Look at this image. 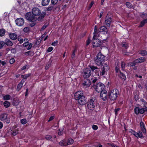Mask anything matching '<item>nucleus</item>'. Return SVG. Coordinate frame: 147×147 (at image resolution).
I'll list each match as a JSON object with an SVG mask.
<instances>
[{
    "instance_id": "1",
    "label": "nucleus",
    "mask_w": 147,
    "mask_h": 147,
    "mask_svg": "<svg viewBox=\"0 0 147 147\" xmlns=\"http://www.w3.org/2000/svg\"><path fill=\"white\" fill-rule=\"evenodd\" d=\"M74 96L75 99L77 101L80 105H84L86 103V98L84 95V92L82 91L76 92L74 94Z\"/></svg>"
},
{
    "instance_id": "2",
    "label": "nucleus",
    "mask_w": 147,
    "mask_h": 147,
    "mask_svg": "<svg viewBox=\"0 0 147 147\" xmlns=\"http://www.w3.org/2000/svg\"><path fill=\"white\" fill-rule=\"evenodd\" d=\"M119 94V90L116 89H114L112 90L109 91L108 96L111 101L115 100Z\"/></svg>"
},
{
    "instance_id": "3",
    "label": "nucleus",
    "mask_w": 147,
    "mask_h": 147,
    "mask_svg": "<svg viewBox=\"0 0 147 147\" xmlns=\"http://www.w3.org/2000/svg\"><path fill=\"white\" fill-rule=\"evenodd\" d=\"M105 57L100 53H99L97 55L96 57L94 58V61L97 65H101L104 62Z\"/></svg>"
},
{
    "instance_id": "4",
    "label": "nucleus",
    "mask_w": 147,
    "mask_h": 147,
    "mask_svg": "<svg viewBox=\"0 0 147 147\" xmlns=\"http://www.w3.org/2000/svg\"><path fill=\"white\" fill-rule=\"evenodd\" d=\"M95 98L92 97L89 100L88 102L87 107L90 110H93L95 107Z\"/></svg>"
},
{
    "instance_id": "5",
    "label": "nucleus",
    "mask_w": 147,
    "mask_h": 147,
    "mask_svg": "<svg viewBox=\"0 0 147 147\" xmlns=\"http://www.w3.org/2000/svg\"><path fill=\"white\" fill-rule=\"evenodd\" d=\"M93 87L95 88L96 90L98 92H101L104 89L105 87V86L104 84L101 83H99L98 84H94Z\"/></svg>"
},
{
    "instance_id": "6",
    "label": "nucleus",
    "mask_w": 147,
    "mask_h": 147,
    "mask_svg": "<svg viewBox=\"0 0 147 147\" xmlns=\"http://www.w3.org/2000/svg\"><path fill=\"white\" fill-rule=\"evenodd\" d=\"M109 69V67L108 65L107 64H104L100 69V76H102L105 74H107Z\"/></svg>"
},
{
    "instance_id": "7",
    "label": "nucleus",
    "mask_w": 147,
    "mask_h": 147,
    "mask_svg": "<svg viewBox=\"0 0 147 147\" xmlns=\"http://www.w3.org/2000/svg\"><path fill=\"white\" fill-rule=\"evenodd\" d=\"M25 17L26 19L29 22L35 21L37 19L31 12L27 13L26 14Z\"/></svg>"
},
{
    "instance_id": "8",
    "label": "nucleus",
    "mask_w": 147,
    "mask_h": 147,
    "mask_svg": "<svg viewBox=\"0 0 147 147\" xmlns=\"http://www.w3.org/2000/svg\"><path fill=\"white\" fill-rule=\"evenodd\" d=\"M82 74L84 78H88L91 75V71L90 69L86 68L84 69Z\"/></svg>"
},
{
    "instance_id": "9",
    "label": "nucleus",
    "mask_w": 147,
    "mask_h": 147,
    "mask_svg": "<svg viewBox=\"0 0 147 147\" xmlns=\"http://www.w3.org/2000/svg\"><path fill=\"white\" fill-rule=\"evenodd\" d=\"M113 22L111 16L107 14L105 18V24L108 27H110L111 24Z\"/></svg>"
},
{
    "instance_id": "10",
    "label": "nucleus",
    "mask_w": 147,
    "mask_h": 147,
    "mask_svg": "<svg viewBox=\"0 0 147 147\" xmlns=\"http://www.w3.org/2000/svg\"><path fill=\"white\" fill-rule=\"evenodd\" d=\"M134 111L136 114H143L146 111L147 112V107H145L144 108H141L138 107H136L134 109Z\"/></svg>"
},
{
    "instance_id": "11",
    "label": "nucleus",
    "mask_w": 147,
    "mask_h": 147,
    "mask_svg": "<svg viewBox=\"0 0 147 147\" xmlns=\"http://www.w3.org/2000/svg\"><path fill=\"white\" fill-rule=\"evenodd\" d=\"M108 94L107 91L106 90H103L100 92V97L103 100H105L108 97Z\"/></svg>"
},
{
    "instance_id": "12",
    "label": "nucleus",
    "mask_w": 147,
    "mask_h": 147,
    "mask_svg": "<svg viewBox=\"0 0 147 147\" xmlns=\"http://www.w3.org/2000/svg\"><path fill=\"white\" fill-rule=\"evenodd\" d=\"M32 13L34 16H38L41 13V11L38 8L34 7L32 9Z\"/></svg>"
},
{
    "instance_id": "13",
    "label": "nucleus",
    "mask_w": 147,
    "mask_h": 147,
    "mask_svg": "<svg viewBox=\"0 0 147 147\" xmlns=\"http://www.w3.org/2000/svg\"><path fill=\"white\" fill-rule=\"evenodd\" d=\"M16 25L18 26H21L23 25L24 20L22 18H18L16 20Z\"/></svg>"
},
{
    "instance_id": "14",
    "label": "nucleus",
    "mask_w": 147,
    "mask_h": 147,
    "mask_svg": "<svg viewBox=\"0 0 147 147\" xmlns=\"http://www.w3.org/2000/svg\"><path fill=\"white\" fill-rule=\"evenodd\" d=\"M94 40L92 42V45L93 47H100L101 45V42L99 39H97L96 38V39H94Z\"/></svg>"
},
{
    "instance_id": "15",
    "label": "nucleus",
    "mask_w": 147,
    "mask_h": 147,
    "mask_svg": "<svg viewBox=\"0 0 147 147\" xmlns=\"http://www.w3.org/2000/svg\"><path fill=\"white\" fill-rule=\"evenodd\" d=\"M90 84L89 80L87 79V78L84 80L82 84L83 88H85L89 87Z\"/></svg>"
},
{
    "instance_id": "16",
    "label": "nucleus",
    "mask_w": 147,
    "mask_h": 147,
    "mask_svg": "<svg viewBox=\"0 0 147 147\" xmlns=\"http://www.w3.org/2000/svg\"><path fill=\"white\" fill-rule=\"evenodd\" d=\"M46 14V13L45 12H42L41 14L40 15V16L38 18L37 20L39 21L42 20L44 18Z\"/></svg>"
},
{
    "instance_id": "17",
    "label": "nucleus",
    "mask_w": 147,
    "mask_h": 147,
    "mask_svg": "<svg viewBox=\"0 0 147 147\" xmlns=\"http://www.w3.org/2000/svg\"><path fill=\"white\" fill-rule=\"evenodd\" d=\"M7 118V115L6 113H3L0 115V120L1 121L5 120Z\"/></svg>"
},
{
    "instance_id": "18",
    "label": "nucleus",
    "mask_w": 147,
    "mask_h": 147,
    "mask_svg": "<svg viewBox=\"0 0 147 147\" xmlns=\"http://www.w3.org/2000/svg\"><path fill=\"white\" fill-rule=\"evenodd\" d=\"M9 36L10 39L13 40H16L17 38V35L16 34L14 33L9 34Z\"/></svg>"
},
{
    "instance_id": "19",
    "label": "nucleus",
    "mask_w": 147,
    "mask_h": 147,
    "mask_svg": "<svg viewBox=\"0 0 147 147\" xmlns=\"http://www.w3.org/2000/svg\"><path fill=\"white\" fill-rule=\"evenodd\" d=\"M98 30L99 32H104L106 33H107V30L105 26L101 27Z\"/></svg>"
},
{
    "instance_id": "20",
    "label": "nucleus",
    "mask_w": 147,
    "mask_h": 147,
    "mask_svg": "<svg viewBox=\"0 0 147 147\" xmlns=\"http://www.w3.org/2000/svg\"><path fill=\"white\" fill-rule=\"evenodd\" d=\"M140 125L141 128L143 132L144 133H146V130L145 128L144 123L142 121H141L140 123Z\"/></svg>"
},
{
    "instance_id": "21",
    "label": "nucleus",
    "mask_w": 147,
    "mask_h": 147,
    "mask_svg": "<svg viewBox=\"0 0 147 147\" xmlns=\"http://www.w3.org/2000/svg\"><path fill=\"white\" fill-rule=\"evenodd\" d=\"M98 33V31L97 30V26H95L94 27V36L93 37V39H96V36H97V34Z\"/></svg>"
},
{
    "instance_id": "22",
    "label": "nucleus",
    "mask_w": 147,
    "mask_h": 147,
    "mask_svg": "<svg viewBox=\"0 0 147 147\" xmlns=\"http://www.w3.org/2000/svg\"><path fill=\"white\" fill-rule=\"evenodd\" d=\"M9 46H11L13 45L12 42L9 39H6L5 40V44Z\"/></svg>"
},
{
    "instance_id": "23",
    "label": "nucleus",
    "mask_w": 147,
    "mask_h": 147,
    "mask_svg": "<svg viewBox=\"0 0 147 147\" xmlns=\"http://www.w3.org/2000/svg\"><path fill=\"white\" fill-rule=\"evenodd\" d=\"M145 61V59L143 57H140L135 60V62L137 63H142Z\"/></svg>"
},
{
    "instance_id": "24",
    "label": "nucleus",
    "mask_w": 147,
    "mask_h": 147,
    "mask_svg": "<svg viewBox=\"0 0 147 147\" xmlns=\"http://www.w3.org/2000/svg\"><path fill=\"white\" fill-rule=\"evenodd\" d=\"M147 24V19L144 20L140 22L139 27H143L145 24Z\"/></svg>"
},
{
    "instance_id": "25",
    "label": "nucleus",
    "mask_w": 147,
    "mask_h": 147,
    "mask_svg": "<svg viewBox=\"0 0 147 147\" xmlns=\"http://www.w3.org/2000/svg\"><path fill=\"white\" fill-rule=\"evenodd\" d=\"M50 0H42V4L43 6H45L49 4Z\"/></svg>"
},
{
    "instance_id": "26",
    "label": "nucleus",
    "mask_w": 147,
    "mask_h": 147,
    "mask_svg": "<svg viewBox=\"0 0 147 147\" xmlns=\"http://www.w3.org/2000/svg\"><path fill=\"white\" fill-rule=\"evenodd\" d=\"M119 76L122 79H123L125 80L126 79V77L125 74L121 72H120L119 74Z\"/></svg>"
},
{
    "instance_id": "27",
    "label": "nucleus",
    "mask_w": 147,
    "mask_h": 147,
    "mask_svg": "<svg viewBox=\"0 0 147 147\" xmlns=\"http://www.w3.org/2000/svg\"><path fill=\"white\" fill-rule=\"evenodd\" d=\"M89 67L92 71L93 72H94L96 70L98 69V68L97 67L95 66L94 65H90L89 66Z\"/></svg>"
},
{
    "instance_id": "28",
    "label": "nucleus",
    "mask_w": 147,
    "mask_h": 147,
    "mask_svg": "<svg viewBox=\"0 0 147 147\" xmlns=\"http://www.w3.org/2000/svg\"><path fill=\"white\" fill-rule=\"evenodd\" d=\"M100 69L98 68V69H96V70H95L94 72V73L95 74L94 75L95 76H100Z\"/></svg>"
},
{
    "instance_id": "29",
    "label": "nucleus",
    "mask_w": 147,
    "mask_h": 147,
    "mask_svg": "<svg viewBox=\"0 0 147 147\" xmlns=\"http://www.w3.org/2000/svg\"><path fill=\"white\" fill-rule=\"evenodd\" d=\"M136 137H139L140 138H143V136L142 132L139 131L136 134Z\"/></svg>"
},
{
    "instance_id": "30",
    "label": "nucleus",
    "mask_w": 147,
    "mask_h": 147,
    "mask_svg": "<svg viewBox=\"0 0 147 147\" xmlns=\"http://www.w3.org/2000/svg\"><path fill=\"white\" fill-rule=\"evenodd\" d=\"M139 53L142 56H145L147 55V52L146 50H141Z\"/></svg>"
},
{
    "instance_id": "31",
    "label": "nucleus",
    "mask_w": 147,
    "mask_h": 147,
    "mask_svg": "<svg viewBox=\"0 0 147 147\" xmlns=\"http://www.w3.org/2000/svg\"><path fill=\"white\" fill-rule=\"evenodd\" d=\"M5 30L3 29H0V36H3L5 34Z\"/></svg>"
},
{
    "instance_id": "32",
    "label": "nucleus",
    "mask_w": 147,
    "mask_h": 147,
    "mask_svg": "<svg viewBox=\"0 0 147 147\" xmlns=\"http://www.w3.org/2000/svg\"><path fill=\"white\" fill-rule=\"evenodd\" d=\"M4 106L6 107L7 108L9 107L10 105V102L7 101H5L3 103Z\"/></svg>"
},
{
    "instance_id": "33",
    "label": "nucleus",
    "mask_w": 147,
    "mask_h": 147,
    "mask_svg": "<svg viewBox=\"0 0 147 147\" xmlns=\"http://www.w3.org/2000/svg\"><path fill=\"white\" fill-rule=\"evenodd\" d=\"M11 98V96L8 94L6 95L3 96V98L5 100H9Z\"/></svg>"
},
{
    "instance_id": "34",
    "label": "nucleus",
    "mask_w": 147,
    "mask_h": 147,
    "mask_svg": "<svg viewBox=\"0 0 147 147\" xmlns=\"http://www.w3.org/2000/svg\"><path fill=\"white\" fill-rule=\"evenodd\" d=\"M74 142V140L72 139H68L67 141V145L71 144L73 143Z\"/></svg>"
},
{
    "instance_id": "35",
    "label": "nucleus",
    "mask_w": 147,
    "mask_h": 147,
    "mask_svg": "<svg viewBox=\"0 0 147 147\" xmlns=\"http://www.w3.org/2000/svg\"><path fill=\"white\" fill-rule=\"evenodd\" d=\"M126 5L128 8H132L133 7L132 5L128 2H127L126 3Z\"/></svg>"
},
{
    "instance_id": "36",
    "label": "nucleus",
    "mask_w": 147,
    "mask_h": 147,
    "mask_svg": "<svg viewBox=\"0 0 147 147\" xmlns=\"http://www.w3.org/2000/svg\"><path fill=\"white\" fill-rule=\"evenodd\" d=\"M18 130H15L11 132V134L13 136H16L17 134L18 133Z\"/></svg>"
},
{
    "instance_id": "37",
    "label": "nucleus",
    "mask_w": 147,
    "mask_h": 147,
    "mask_svg": "<svg viewBox=\"0 0 147 147\" xmlns=\"http://www.w3.org/2000/svg\"><path fill=\"white\" fill-rule=\"evenodd\" d=\"M27 122V120L25 119H23L21 120V123L22 124H25Z\"/></svg>"
},
{
    "instance_id": "38",
    "label": "nucleus",
    "mask_w": 147,
    "mask_h": 147,
    "mask_svg": "<svg viewBox=\"0 0 147 147\" xmlns=\"http://www.w3.org/2000/svg\"><path fill=\"white\" fill-rule=\"evenodd\" d=\"M136 62H135V61L133 62L129 63H128V65L130 66H133L136 65Z\"/></svg>"
},
{
    "instance_id": "39",
    "label": "nucleus",
    "mask_w": 147,
    "mask_h": 147,
    "mask_svg": "<svg viewBox=\"0 0 147 147\" xmlns=\"http://www.w3.org/2000/svg\"><path fill=\"white\" fill-rule=\"evenodd\" d=\"M121 69L122 70H124L125 68V63L123 62H121Z\"/></svg>"
},
{
    "instance_id": "40",
    "label": "nucleus",
    "mask_w": 147,
    "mask_h": 147,
    "mask_svg": "<svg viewBox=\"0 0 147 147\" xmlns=\"http://www.w3.org/2000/svg\"><path fill=\"white\" fill-rule=\"evenodd\" d=\"M32 53H32L31 51H29L25 53L24 54L25 55L27 56L29 55H31Z\"/></svg>"
},
{
    "instance_id": "41",
    "label": "nucleus",
    "mask_w": 147,
    "mask_h": 147,
    "mask_svg": "<svg viewBox=\"0 0 147 147\" xmlns=\"http://www.w3.org/2000/svg\"><path fill=\"white\" fill-rule=\"evenodd\" d=\"M23 85V84L22 83V82H20L18 85V86H17V88H18V90H19L20 89V88H21L22 87V86Z\"/></svg>"
},
{
    "instance_id": "42",
    "label": "nucleus",
    "mask_w": 147,
    "mask_h": 147,
    "mask_svg": "<svg viewBox=\"0 0 147 147\" xmlns=\"http://www.w3.org/2000/svg\"><path fill=\"white\" fill-rule=\"evenodd\" d=\"M58 0H51V4L53 5H55L57 2Z\"/></svg>"
},
{
    "instance_id": "43",
    "label": "nucleus",
    "mask_w": 147,
    "mask_h": 147,
    "mask_svg": "<svg viewBox=\"0 0 147 147\" xmlns=\"http://www.w3.org/2000/svg\"><path fill=\"white\" fill-rule=\"evenodd\" d=\"M122 47H124L126 49L127 48L128 45L126 42H124L121 44Z\"/></svg>"
},
{
    "instance_id": "44",
    "label": "nucleus",
    "mask_w": 147,
    "mask_h": 147,
    "mask_svg": "<svg viewBox=\"0 0 147 147\" xmlns=\"http://www.w3.org/2000/svg\"><path fill=\"white\" fill-rule=\"evenodd\" d=\"M18 40L20 42V44L22 43L24 41L23 39L21 38V37L20 36H18Z\"/></svg>"
},
{
    "instance_id": "45",
    "label": "nucleus",
    "mask_w": 147,
    "mask_h": 147,
    "mask_svg": "<svg viewBox=\"0 0 147 147\" xmlns=\"http://www.w3.org/2000/svg\"><path fill=\"white\" fill-rule=\"evenodd\" d=\"M4 45L5 42L3 41H0V49H1Z\"/></svg>"
},
{
    "instance_id": "46",
    "label": "nucleus",
    "mask_w": 147,
    "mask_h": 147,
    "mask_svg": "<svg viewBox=\"0 0 147 147\" xmlns=\"http://www.w3.org/2000/svg\"><path fill=\"white\" fill-rule=\"evenodd\" d=\"M92 128L94 130H96L98 129V126L95 125H93L92 126Z\"/></svg>"
},
{
    "instance_id": "47",
    "label": "nucleus",
    "mask_w": 147,
    "mask_h": 147,
    "mask_svg": "<svg viewBox=\"0 0 147 147\" xmlns=\"http://www.w3.org/2000/svg\"><path fill=\"white\" fill-rule=\"evenodd\" d=\"M32 22L30 24V26L32 27L34 26L36 24V23L35 22V21H33V22Z\"/></svg>"
},
{
    "instance_id": "48",
    "label": "nucleus",
    "mask_w": 147,
    "mask_h": 147,
    "mask_svg": "<svg viewBox=\"0 0 147 147\" xmlns=\"http://www.w3.org/2000/svg\"><path fill=\"white\" fill-rule=\"evenodd\" d=\"M76 49H75L73 51V52L72 53V54L71 55V57L72 58H73L74 57L75 53L76 52Z\"/></svg>"
},
{
    "instance_id": "49",
    "label": "nucleus",
    "mask_w": 147,
    "mask_h": 147,
    "mask_svg": "<svg viewBox=\"0 0 147 147\" xmlns=\"http://www.w3.org/2000/svg\"><path fill=\"white\" fill-rule=\"evenodd\" d=\"M23 30L24 32H27L29 30V28L28 27H26Z\"/></svg>"
},
{
    "instance_id": "50",
    "label": "nucleus",
    "mask_w": 147,
    "mask_h": 147,
    "mask_svg": "<svg viewBox=\"0 0 147 147\" xmlns=\"http://www.w3.org/2000/svg\"><path fill=\"white\" fill-rule=\"evenodd\" d=\"M45 138L47 140H50L52 138V137L50 135H47Z\"/></svg>"
},
{
    "instance_id": "51",
    "label": "nucleus",
    "mask_w": 147,
    "mask_h": 147,
    "mask_svg": "<svg viewBox=\"0 0 147 147\" xmlns=\"http://www.w3.org/2000/svg\"><path fill=\"white\" fill-rule=\"evenodd\" d=\"M46 34L47 33L45 32L44 34L42 35L41 38H40V40H42L43 38L45 37Z\"/></svg>"
},
{
    "instance_id": "52",
    "label": "nucleus",
    "mask_w": 147,
    "mask_h": 147,
    "mask_svg": "<svg viewBox=\"0 0 147 147\" xmlns=\"http://www.w3.org/2000/svg\"><path fill=\"white\" fill-rule=\"evenodd\" d=\"M120 110V109L119 108L116 109L114 111L115 112V113L116 115H117V114H118V112Z\"/></svg>"
},
{
    "instance_id": "53",
    "label": "nucleus",
    "mask_w": 147,
    "mask_h": 147,
    "mask_svg": "<svg viewBox=\"0 0 147 147\" xmlns=\"http://www.w3.org/2000/svg\"><path fill=\"white\" fill-rule=\"evenodd\" d=\"M15 61L14 59L13 58H12L10 59L9 62L11 64H12L15 62Z\"/></svg>"
},
{
    "instance_id": "54",
    "label": "nucleus",
    "mask_w": 147,
    "mask_h": 147,
    "mask_svg": "<svg viewBox=\"0 0 147 147\" xmlns=\"http://www.w3.org/2000/svg\"><path fill=\"white\" fill-rule=\"evenodd\" d=\"M94 1H91V3L90 4L88 8V9H90L91 8L92 6L94 4Z\"/></svg>"
},
{
    "instance_id": "55",
    "label": "nucleus",
    "mask_w": 147,
    "mask_h": 147,
    "mask_svg": "<svg viewBox=\"0 0 147 147\" xmlns=\"http://www.w3.org/2000/svg\"><path fill=\"white\" fill-rule=\"evenodd\" d=\"M115 69L117 72H118L119 71V66L117 65H115Z\"/></svg>"
},
{
    "instance_id": "56",
    "label": "nucleus",
    "mask_w": 147,
    "mask_h": 147,
    "mask_svg": "<svg viewBox=\"0 0 147 147\" xmlns=\"http://www.w3.org/2000/svg\"><path fill=\"white\" fill-rule=\"evenodd\" d=\"M59 144L61 146H65V144L64 143L63 141L62 140L59 142Z\"/></svg>"
},
{
    "instance_id": "57",
    "label": "nucleus",
    "mask_w": 147,
    "mask_h": 147,
    "mask_svg": "<svg viewBox=\"0 0 147 147\" xmlns=\"http://www.w3.org/2000/svg\"><path fill=\"white\" fill-rule=\"evenodd\" d=\"M32 45L33 44L32 43L29 44L28 45L29 46L28 48L27 49L28 50L30 49L31 48Z\"/></svg>"
},
{
    "instance_id": "58",
    "label": "nucleus",
    "mask_w": 147,
    "mask_h": 147,
    "mask_svg": "<svg viewBox=\"0 0 147 147\" xmlns=\"http://www.w3.org/2000/svg\"><path fill=\"white\" fill-rule=\"evenodd\" d=\"M58 42L57 40H56L55 42H53L52 43V45L54 46H55L56 45L57 43Z\"/></svg>"
},
{
    "instance_id": "59",
    "label": "nucleus",
    "mask_w": 147,
    "mask_h": 147,
    "mask_svg": "<svg viewBox=\"0 0 147 147\" xmlns=\"http://www.w3.org/2000/svg\"><path fill=\"white\" fill-rule=\"evenodd\" d=\"M30 76V74H27L24 75V79L25 80V81L26 80V78H27L29 76Z\"/></svg>"
},
{
    "instance_id": "60",
    "label": "nucleus",
    "mask_w": 147,
    "mask_h": 147,
    "mask_svg": "<svg viewBox=\"0 0 147 147\" xmlns=\"http://www.w3.org/2000/svg\"><path fill=\"white\" fill-rule=\"evenodd\" d=\"M53 50V48L52 47H49L47 49L48 52H51Z\"/></svg>"
},
{
    "instance_id": "61",
    "label": "nucleus",
    "mask_w": 147,
    "mask_h": 147,
    "mask_svg": "<svg viewBox=\"0 0 147 147\" xmlns=\"http://www.w3.org/2000/svg\"><path fill=\"white\" fill-rule=\"evenodd\" d=\"M53 8V6H50L47 8V11H51V10Z\"/></svg>"
},
{
    "instance_id": "62",
    "label": "nucleus",
    "mask_w": 147,
    "mask_h": 147,
    "mask_svg": "<svg viewBox=\"0 0 147 147\" xmlns=\"http://www.w3.org/2000/svg\"><path fill=\"white\" fill-rule=\"evenodd\" d=\"M0 63H1L3 66L4 65L6 64V62L5 61H2L1 60L0 61Z\"/></svg>"
},
{
    "instance_id": "63",
    "label": "nucleus",
    "mask_w": 147,
    "mask_h": 147,
    "mask_svg": "<svg viewBox=\"0 0 147 147\" xmlns=\"http://www.w3.org/2000/svg\"><path fill=\"white\" fill-rule=\"evenodd\" d=\"M29 44V42H24L23 44V46L24 47H26L27 46H28Z\"/></svg>"
},
{
    "instance_id": "64",
    "label": "nucleus",
    "mask_w": 147,
    "mask_h": 147,
    "mask_svg": "<svg viewBox=\"0 0 147 147\" xmlns=\"http://www.w3.org/2000/svg\"><path fill=\"white\" fill-rule=\"evenodd\" d=\"M91 40L88 39L86 41V45L88 46Z\"/></svg>"
}]
</instances>
